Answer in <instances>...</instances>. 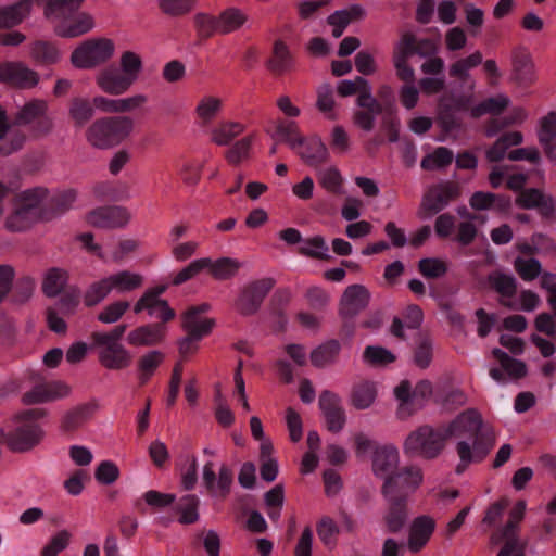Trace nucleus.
Segmentation results:
<instances>
[{
	"mask_svg": "<svg viewBox=\"0 0 556 556\" xmlns=\"http://www.w3.org/2000/svg\"><path fill=\"white\" fill-rule=\"evenodd\" d=\"M86 0H37L42 13L53 27L55 35L62 38H76L90 33L94 17L87 11H80Z\"/></svg>",
	"mask_w": 556,
	"mask_h": 556,
	"instance_id": "nucleus-1",
	"label": "nucleus"
},
{
	"mask_svg": "<svg viewBox=\"0 0 556 556\" xmlns=\"http://www.w3.org/2000/svg\"><path fill=\"white\" fill-rule=\"evenodd\" d=\"M134 129L135 122L130 116H103L97 118L87 127L85 138L92 148L109 150L127 140Z\"/></svg>",
	"mask_w": 556,
	"mask_h": 556,
	"instance_id": "nucleus-2",
	"label": "nucleus"
},
{
	"mask_svg": "<svg viewBox=\"0 0 556 556\" xmlns=\"http://www.w3.org/2000/svg\"><path fill=\"white\" fill-rule=\"evenodd\" d=\"M43 417L40 408L27 409L17 414L12 421V429L5 435L8 446L15 452H26L36 446L43 438L38 420Z\"/></svg>",
	"mask_w": 556,
	"mask_h": 556,
	"instance_id": "nucleus-3",
	"label": "nucleus"
},
{
	"mask_svg": "<svg viewBox=\"0 0 556 556\" xmlns=\"http://www.w3.org/2000/svg\"><path fill=\"white\" fill-rule=\"evenodd\" d=\"M142 285L141 275L121 270L92 282L84 293V303L91 307L101 303L110 293L118 294L131 292Z\"/></svg>",
	"mask_w": 556,
	"mask_h": 556,
	"instance_id": "nucleus-4",
	"label": "nucleus"
},
{
	"mask_svg": "<svg viewBox=\"0 0 556 556\" xmlns=\"http://www.w3.org/2000/svg\"><path fill=\"white\" fill-rule=\"evenodd\" d=\"M445 443L446 434L444 430L425 425L407 435L403 443V451L408 456L433 459L442 453Z\"/></svg>",
	"mask_w": 556,
	"mask_h": 556,
	"instance_id": "nucleus-5",
	"label": "nucleus"
},
{
	"mask_svg": "<svg viewBox=\"0 0 556 556\" xmlns=\"http://www.w3.org/2000/svg\"><path fill=\"white\" fill-rule=\"evenodd\" d=\"M115 52V45L109 38H92L74 49L71 62L76 68L88 70L109 61Z\"/></svg>",
	"mask_w": 556,
	"mask_h": 556,
	"instance_id": "nucleus-6",
	"label": "nucleus"
},
{
	"mask_svg": "<svg viewBox=\"0 0 556 556\" xmlns=\"http://www.w3.org/2000/svg\"><path fill=\"white\" fill-rule=\"evenodd\" d=\"M493 431L456 441L455 451L459 458L455 471L462 475L469 465L482 462L495 445Z\"/></svg>",
	"mask_w": 556,
	"mask_h": 556,
	"instance_id": "nucleus-7",
	"label": "nucleus"
},
{
	"mask_svg": "<svg viewBox=\"0 0 556 556\" xmlns=\"http://www.w3.org/2000/svg\"><path fill=\"white\" fill-rule=\"evenodd\" d=\"M490 431L493 430L484 426L481 414L473 408L458 414L444 429L446 439L454 438L456 441L470 439Z\"/></svg>",
	"mask_w": 556,
	"mask_h": 556,
	"instance_id": "nucleus-8",
	"label": "nucleus"
},
{
	"mask_svg": "<svg viewBox=\"0 0 556 556\" xmlns=\"http://www.w3.org/2000/svg\"><path fill=\"white\" fill-rule=\"evenodd\" d=\"M424 473L417 466L404 467L393 477H388L382 485L384 497L407 496L414 493L422 483Z\"/></svg>",
	"mask_w": 556,
	"mask_h": 556,
	"instance_id": "nucleus-9",
	"label": "nucleus"
},
{
	"mask_svg": "<svg viewBox=\"0 0 556 556\" xmlns=\"http://www.w3.org/2000/svg\"><path fill=\"white\" fill-rule=\"evenodd\" d=\"M459 195V188L452 181H441L431 186L425 193L420 215L422 218L431 217L441 212L448 203Z\"/></svg>",
	"mask_w": 556,
	"mask_h": 556,
	"instance_id": "nucleus-10",
	"label": "nucleus"
},
{
	"mask_svg": "<svg viewBox=\"0 0 556 556\" xmlns=\"http://www.w3.org/2000/svg\"><path fill=\"white\" fill-rule=\"evenodd\" d=\"M99 349L100 364L110 370H121L131 364V354L121 342H111L108 337L92 338Z\"/></svg>",
	"mask_w": 556,
	"mask_h": 556,
	"instance_id": "nucleus-11",
	"label": "nucleus"
},
{
	"mask_svg": "<svg viewBox=\"0 0 556 556\" xmlns=\"http://www.w3.org/2000/svg\"><path fill=\"white\" fill-rule=\"evenodd\" d=\"M515 203L523 210H538L545 219H553L556 216V201L541 189L528 188L516 197Z\"/></svg>",
	"mask_w": 556,
	"mask_h": 556,
	"instance_id": "nucleus-12",
	"label": "nucleus"
},
{
	"mask_svg": "<svg viewBox=\"0 0 556 556\" xmlns=\"http://www.w3.org/2000/svg\"><path fill=\"white\" fill-rule=\"evenodd\" d=\"M271 288V279H262L250 283L242 290L236 302L237 311L242 315L254 314Z\"/></svg>",
	"mask_w": 556,
	"mask_h": 556,
	"instance_id": "nucleus-13",
	"label": "nucleus"
},
{
	"mask_svg": "<svg viewBox=\"0 0 556 556\" xmlns=\"http://www.w3.org/2000/svg\"><path fill=\"white\" fill-rule=\"evenodd\" d=\"M39 81V75L21 62L0 63V83L18 88H33Z\"/></svg>",
	"mask_w": 556,
	"mask_h": 556,
	"instance_id": "nucleus-14",
	"label": "nucleus"
},
{
	"mask_svg": "<svg viewBox=\"0 0 556 556\" xmlns=\"http://www.w3.org/2000/svg\"><path fill=\"white\" fill-rule=\"evenodd\" d=\"M511 79L519 87H529L536 81V71L530 52L516 49L511 55Z\"/></svg>",
	"mask_w": 556,
	"mask_h": 556,
	"instance_id": "nucleus-15",
	"label": "nucleus"
},
{
	"mask_svg": "<svg viewBox=\"0 0 556 556\" xmlns=\"http://www.w3.org/2000/svg\"><path fill=\"white\" fill-rule=\"evenodd\" d=\"M203 484L208 493L216 497H225L230 492L232 484V472L226 466H220L216 478L213 462H207L202 470Z\"/></svg>",
	"mask_w": 556,
	"mask_h": 556,
	"instance_id": "nucleus-16",
	"label": "nucleus"
},
{
	"mask_svg": "<svg viewBox=\"0 0 556 556\" xmlns=\"http://www.w3.org/2000/svg\"><path fill=\"white\" fill-rule=\"evenodd\" d=\"M162 292L163 289H160L159 292H146L135 304L134 312L139 314L147 311L150 317L159 318L164 323L173 319L175 317V312L169 307L165 300L160 299V294Z\"/></svg>",
	"mask_w": 556,
	"mask_h": 556,
	"instance_id": "nucleus-17",
	"label": "nucleus"
},
{
	"mask_svg": "<svg viewBox=\"0 0 556 556\" xmlns=\"http://www.w3.org/2000/svg\"><path fill=\"white\" fill-rule=\"evenodd\" d=\"M94 80L104 93L111 96L124 94L132 86L130 80L115 66H108L98 72Z\"/></svg>",
	"mask_w": 556,
	"mask_h": 556,
	"instance_id": "nucleus-18",
	"label": "nucleus"
},
{
	"mask_svg": "<svg viewBox=\"0 0 556 556\" xmlns=\"http://www.w3.org/2000/svg\"><path fill=\"white\" fill-rule=\"evenodd\" d=\"M129 220L127 210L119 206L99 207L87 215L89 225L98 228H118Z\"/></svg>",
	"mask_w": 556,
	"mask_h": 556,
	"instance_id": "nucleus-19",
	"label": "nucleus"
},
{
	"mask_svg": "<svg viewBox=\"0 0 556 556\" xmlns=\"http://www.w3.org/2000/svg\"><path fill=\"white\" fill-rule=\"evenodd\" d=\"M210 308L211 307L207 303H202L189 308L185 313L182 320V328L185 331L195 338H203L207 336L214 327V320L210 318H202L201 314L206 313Z\"/></svg>",
	"mask_w": 556,
	"mask_h": 556,
	"instance_id": "nucleus-20",
	"label": "nucleus"
},
{
	"mask_svg": "<svg viewBox=\"0 0 556 556\" xmlns=\"http://www.w3.org/2000/svg\"><path fill=\"white\" fill-rule=\"evenodd\" d=\"M70 393V387L61 381H52L35 386L23 395L25 404H38L65 397Z\"/></svg>",
	"mask_w": 556,
	"mask_h": 556,
	"instance_id": "nucleus-21",
	"label": "nucleus"
},
{
	"mask_svg": "<svg viewBox=\"0 0 556 556\" xmlns=\"http://www.w3.org/2000/svg\"><path fill=\"white\" fill-rule=\"evenodd\" d=\"M369 292L362 285H352L345 289L340 301V314L353 317L365 308L369 302Z\"/></svg>",
	"mask_w": 556,
	"mask_h": 556,
	"instance_id": "nucleus-22",
	"label": "nucleus"
},
{
	"mask_svg": "<svg viewBox=\"0 0 556 556\" xmlns=\"http://www.w3.org/2000/svg\"><path fill=\"white\" fill-rule=\"evenodd\" d=\"M400 460L399 451L394 445H384L375 448L372 455V470L377 477L387 479L393 477Z\"/></svg>",
	"mask_w": 556,
	"mask_h": 556,
	"instance_id": "nucleus-23",
	"label": "nucleus"
},
{
	"mask_svg": "<svg viewBox=\"0 0 556 556\" xmlns=\"http://www.w3.org/2000/svg\"><path fill=\"white\" fill-rule=\"evenodd\" d=\"M435 529V521L429 516H419L409 527L407 546L412 553H418L429 542Z\"/></svg>",
	"mask_w": 556,
	"mask_h": 556,
	"instance_id": "nucleus-24",
	"label": "nucleus"
},
{
	"mask_svg": "<svg viewBox=\"0 0 556 556\" xmlns=\"http://www.w3.org/2000/svg\"><path fill=\"white\" fill-rule=\"evenodd\" d=\"M300 148L293 150L307 165L316 167L325 163L329 152L323 140L317 136L304 137Z\"/></svg>",
	"mask_w": 556,
	"mask_h": 556,
	"instance_id": "nucleus-25",
	"label": "nucleus"
},
{
	"mask_svg": "<svg viewBox=\"0 0 556 556\" xmlns=\"http://www.w3.org/2000/svg\"><path fill=\"white\" fill-rule=\"evenodd\" d=\"M271 138L277 142H285L291 150L300 148L303 136L299 125L293 119L276 118L271 121Z\"/></svg>",
	"mask_w": 556,
	"mask_h": 556,
	"instance_id": "nucleus-26",
	"label": "nucleus"
},
{
	"mask_svg": "<svg viewBox=\"0 0 556 556\" xmlns=\"http://www.w3.org/2000/svg\"><path fill=\"white\" fill-rule=\"evenodd\" d=\"M389 502V508L383 516L387 531L400 532L407 520V507L405 496L384 497Z\"/></svg>",
	"mask_w": 556,
	"mask_h": 556,
	"instance_id": "nucleus-27",
	"label": "nucleus"
},
{
	"mask_svg": "<svg viewBox=\"0 0 556 556\" xmlns=\"http://www.w3.org/2000/svg\"><path fill=\"white\" fill-rule=\"evenodd\" d=\"M222 98L213 94L202 96L194 108V118L201 126L211 125L223 110Z\"/></svg>",
	"mask_w": 556,
	"mask_h": 556,
	"instance_id": "nucleus-28",
	"label": "nucleus"
},
{
	"mask_svg": "<svg viewBox=\"0 0 556 556\" xmlns=\"http://www.w3.org/2000/svg\"><path fill=\"white\" fill-rule=\"evenodd\" d=\"M37 0H21L12 5L0 7V28H11L21 24L31 12Z\"/></svg>",
	"mask_w": 556,
	"mask_h": 556,
	"instance_id": "nucleus-29",
	"label": "nucleus"
},
{
	"mask_svg": "<svg viewBox=\"0 0 556 556\" xmlns=\"http://www.w3.org/2000/svg\"><path fill=\"white\" fill-rule=\"evenodd\" d=\"M166 334V327L163 325H144L130 331L127 342L134 346L154 345L163 341Z\"/></svg>",
	"mask_w": 556,
	"mask_h": 556,
	"instance_id": "nucleus-30",
	"label": "nucleus"
},
{
	"mask_svg": "<svg viewBox=\"0 0 556 556\" xmlns=\"http://www.w3.org/2000/svg\"><path fill=\"white\" fill-rule=\"evenodd\" d=\"M377 397V388L370 381L356 383L351 392V404L359 410L369 408Z\"/></svg>",
	"mask_w": 556,
	"mask_h": 556,
	"instance_id": "nucleus-31",
	"label": "nucleus"
},
{
	"mask_svg": "<svg viewBox=\"0 0 556 556\" xmlns=\"http://www.w3.org/2000/svg\"><path fill=\"white\" fill-rule=\"evenodd\" d=\"M244 130L245 126L242 123L227 121L211 130V140L217 146H227Z\"/></svg>",
	"mask_w": 556,
	"mask_h": 556,
	"instance_id": "nucleus-32",
	"label": "nucleus"
},
{
	"mask_svg": "<svg viewBox=\"0 0 556 556\" xmlns=\"http://www.w3.org/2000/svg\"><path fill=\"white\" fill-rule=\"evenodd\" d=\"M341 350V345L337 340H329L311 353V361L315 367H325L336 361Z\"/></svg>",
	"mask_w": 556,
	"mask_h": 556,
	"instance_id": "nucleus-33",
	"label": "nucleus"
},
{
	"mask_svg": "<svg viewBox=\"0 0 556 556\" xmlns=\"http://www.w3.org/2000/svg\"><path fill=\"white\" fill-rule=\"evenodd\" d=\"M134 85L140 77L143 70L142 58L134 51H124L119 58V68Z\"/></svg>",
	"mask_w": 556,
	"mask_h": 556,
	"instance_id": "nucleus-34",
	"label": "nucleus"
},
{
	"mask_svg": "<svg viewBox=\"0 0 556 556\" xmlns=\"http://www.w3.org/2000/svg\"><path fill=\"white\" fill-rule=\"evenodd\" d=\"M394 395L399 402L397 415L400 418H407L416 410L415 396L408 381H402L394 389Z\"/></svg>",
	"mask_w": 556,
	"mask_h": 556,
	"instance_id": "nucleus-35",
	"label": "nucleus"
},
{
	"mask_svg": "<svg viewBox=\"0 0 556 556\" xmlns=\"http://www.w3.org/2000/svg\"><path fill=\"white\" fill-rule=\"evenodd\" d=\"M470 205L475 210H488L491 207H498L500 210H507L510 206V199L507 197H500L491 192L477 191L470 198Z\"/></svg>",
	"mask_w": 556,
	"mask_h": 556,
	"instance_id": "nucleus-36",
	"label": "nucleus"
},
{
	"mask_svg": "<svg viewBox=\"0 0 556 556\" xmlns=\"http://www.w3.org/2000/svg\"><path fill=\"white\" fill-rule=\"evenodd\" d=\"M492 354L510 379H520L527 375V366L522 361L510 357L497 348L492 350Z\"/></svg>",
	"mask_w": 556,
	"mask_h": 556,
	"instance_id": "nucleus-37",
	"label": "nucleus"
},
{
	"mask_svg": "<svg viewBox=\"0 0 556 556\" xmlns=\"http://www.w3.org/2000/svg\"><path fill=\"white\" fill-rule=\"evenodd\" d=\"M34 215L26 208L14 205V210L5 217L4 227L10 232H23L30 228Z\"/></svg>",
	"mask_w": 556,
	"mask_h": 556,
	"instance_id": "nucleus-38",
	"label": "nucleus"
},
{
	"mask_svg": "<svg viewBox=\"0 0 556 556\" xmlns=\"http://www.w3.org/2000/svg\"><path fill=\"white\" fill-rule=\"evenodd\" d=\"M318 184L327 192L333 194L342 193L344 179L336 166H328L317 172Z\"/></svg>",
	"mask_w": 556,
	"mask_h": 556,
	"instance_id": "nucleus-39",
	"label": "nucleus"
},
{
	"mask_svg": "<svg viewBox=\"0 0 556 556\" xmlns=\"http://www.w3.org/2000/svg\"><path fill=\"white\" fill-rule=\"evenodd\" d=\"M48 190L41 187L30 188L21 191L14 198V205L26 208L29 213L35 215V210L47 198Z\"/></svg>",
	"mask_w": 556,
	"mask_h": 556,
	"instance_id": "nucleus-40",
	"label": "nucleus"
},
{
	"mask_svg": "<svg viewBox=\"0 0 556 556\" xmlns=\"http://www.w3.org/2000/svg\"><path fill=\"white\" fill-rule=\"evenodd\" d=\"M219 34H229L239 29L247 21L248 15L238 8H228L219 15Z\"/></svg>",
	"mask_w": 556,
	"mask_h": 556,
	"instance_id": "nucleus-41",
	"label": "nucleus"
},
{
	"mask_svg": "<svg viewBox=\"0 0 556 556\" xmlns=\"http://www.w3.org/2000/svg\"><path fill=\"white\" fill-rule=\"evenodd\" d=\"M491 287L501 295V302L511 300L516 294V279L511 275L503 273H493L489 276Z\"/></svg>",
	"mask_w": 556,
	"mask_h": 556,
	"instance_id": "nucleus-42",
	"label": "nucleus"
},
{
	"mask_svg": "<svg viewBox=\"0 0 556 556\" xmlns=\"http://www.w3.org/2000/svg\"><path fill=\"white\" fill-rule=\"evenodd\" d=\"M269 68L278 74L292 68L293 59L285 42L278 40L274 45L273 56L269 60Z\"/></svg>",
	"mask_w": 556,
	"mask_h": 556,
	"instance_id": "nucleus-43",
	"label": "nucleus"
},
{
	"mask_svg": "<svg viewBox=\"0 0 556 556\" xmlns=\"http://www.w3.org/2000/svg\"><path fill=\"white\" fill-rule=\"evenodd\" d=\"M482 53L480 51H476L470 55L459 59L455 63H453L450 67V76L458 78L463 81L470 80L469 71L482 63Z\"/></svg>",
	"mask_w": 556,
	"mask_h": 556,
	"instance_id": "nucleus-44",
	"label": "nucleus"
},
{
	"mask_svg": "<svg viewBox=\"0 0 556 556\" xmlns=\"http://www.w3.org/2000/svg\"><path fill=\"white\" fill-rule=\"evenodd\" d=\"M67 273L60 268L49 269L43 278L42 291L49 298H54L63 290L67 282Z\"/></svg>",
	"mask_w": 556,
	"mask_h": 556,
	"instance_id": "nucleus-45",
	"label": "nucleus"
},
{
	"mask_svg": "<svg viewBox=\"0 0 556 556\" xmlns=\"http://www.w3.org/2000/svg\"><path fill=\"white\" fill-rule=\"evenodd\" d=\"M453 159L454 154L450 149L439 147L421 160L420 166L426 170L442 169L448 166L453 162Z\"/></svg>",
	"mask_w": 556,
	"mask_h": 556,
	"instance_id": "nucleus-46",
	"label": "nucleus"
},
{
	"mask_svg": "<svg viewBox=\"0 0 556 556\" xmlns=\"http://www.w3.org/2000/svg\"><path fill=\"white\" fill-rule=\"evenodd\" d=\"M180 481L185 490H192L198 480V460L193 455H185L179 464Z\"/></svg>",
	"mask_w": 556,
	"mask_h": 556,
	"instance_id": "nucleus-47",
	"label": "nucleus"
},
{
	"mask_svg": "<svg viewBox=\"0 0 556 556\" xmlns=\"http://www.w3.org/2000/svg\"><path fill=\"white\" fill-rule=\"evenodd\" d=\"M239 268L240 263L230 257H222L216 261L211 258V264L206 267L217 280H226L233 277Z\"/></svg>",
	"mask_w": 556,
	"mask_h": 556,
	"instance_id": "nucleus-48",
	"label": "nucleus"
},
{
	"mask_svg": "<svg viewBox=\"0 0 556 556\" xmlns=\"http://www.w3.org/2000/svg\"><path fill=\"white\" fill-rule=\"evenodd\" d=\"M514 268L523 281H533L542 275V265L533 257H516Z\"/></svg>",
	"mask_w": 556,
	"mask_h": 556,
	"instance_id": "nucleus-49",
	"label": "nucleus"
},
{
	"mask_svg": "<svg viewBox=\"0 0 556 556\" xmlns=\"http://www.w3.org/2000/svg\"><path fill=\"white\" fill-rule=\"evenodd\" d=\"M92 102L85 98H74L70 105V115L76 126H83L90 121L94 114Z\"/></svg>",
	"mask_w": 556,
	"mask_h": 556,
	"instance_id": "nucleus-50",
	"label": "nucleus"
},
{
	"mask_svg": "<svg viewBox=\"0 0 556 556\" xmlns=\"http://www.w3.org/2000/svg\"><path fill=\"white\" fill-rule=\"evenodd\" d=\"M300 253L304 256L317 260L330 258L329 248L321 236H314L304 240L300 248Z\"/></svg>",
	"mask_w": 556,
	"mask_h": 556,
	"instance_id": "nucleus-51",
	"label": "nucleus"
},
{
	"mask_svg": "<svg viewBox=\"0 0 556 556\" xmlns=\"http://www.w3.org/2000/svg\"><path fill=\"white\" fill-rule=\"evenodd\" d=\"M415 54L424 56V52L417 48L415 35L412 33L403 34L394 47L393 59L408 61Z\"/></svg>",
	"mask_w": 556,
	"mask_h": 556,
	"instance_id": "nucleus-52",
	"label": "nucleus"
},
{
	"mask_svg": "<svg viewBox=\"0 0 556 556\" xmlns=\"http://www.w3.org/2000/svg\"><path fill=\"white\" fill-rule=\"evenodd\" d=\"M509 104V98L505 94L489 98L471 109L472 117H480L486 113L497 114Z\"/></svg>",
	"mask_w": 556,
	"mask_h": 556,
	"instance_id": "nucleus-53",
	"label": "nucleus"
},
{
	"mask_svg": "<svg viewBox=\"0 0 556 556\" xmlns=\"http://www.w3.org/2000/svg\"><path fill=\"white\" fill-rule=\"evenodd\" d=\"M30 54L36 61L47 64L56 63L61 58L59 49L53 43L47 41L35 42L31 46Z\"/></svg>",
	"mask_w": 556,
	"mask_h": 556,
	"instance_id": "nucleus-54",
	"label": "nucleus"
},
{
	"mask_svg": "<svg viewBox=\"0 0 556 556\" xmlns=\"http://www.w3.org/2000/svg\"><path fill=\"white\" fill-rule=\"evenodd\" d=\"M211 264L210 257L197 258L190 262L186 267L180 269L173 278V285L179 286L194 277H197L201 271L206 269V267Z\"/></svg>",
	"mask_w": 556,
	"mask_h": 556,
	"instance_id": "nucleus-55",
	"label": "nucleus"
},
{
	"mask_svg": "<svg viewBox=\"0 0 556 556\" xmlns=\"http://www.w3.org/2000/svg\"><path fill=\"white\" fill-rule=\"evenodd\" d=\"M48 109V104L43 100H31L25 103L16 115V121L21 124H29L36 118L42 116Z\"/></svg>",
	"mask_w": 556,
	"mask_h": 556,
	"instance_id": "nucleus-56",
	"label": "nucleus"
},
{
	"mask_svg": "<svg viewBox=\"0 0 556 556\" xmlns=\"http://www.w3.org/2000/svg\"><path fill=\"white\" fill-rule=\"evenodd\" d=\"M317 93V101L316 106L317 109L326 115L329 119H334L336 114L333 112L334 110V98H333V90L332 87L329 84H323L319 86L316 90Z\"/></svg>",
	"mask_w": 556,
	"mask_h": 556,
	"instance_id": "nucleus-57",
	"label": "nucleus"
},
{
	"mask_svg": "<svg viewBox=\"0 0 556 556\" xmlns=\"http://www.w3.org/2000/svg\"><path fill=\"white\" fill-rule=\"evenodd\" d=\"M527 508V504L525 501H519L516 503L515 507L509 513V519L505 527L501 530L498 534L502 538H518V528L519 523L523 519L525 511Z\"/></svg>",
	"mask_w": 556,
	"mask_h": 556,
	"instance_id": "nucleus-58",
	"label": "nucleus"
},
{
	"mask_svg": "<svg viewBox=\"0 0 556 556\" xmlns=\"http://www.w3.org/2000/svg\"><path fill=\"white\" fill-rule=\"evenodd\" d=\"M540 304L539 295L530 290L520 292L517 299L504 300V305L511 309H520L525 312L534 311Z\"/></svg>",
	"mask_w": 556,
	"mask_h": 556,
	"instance_id": "nucleus-59",
	"label": "nucleus"
},
{
	"mask_svg": "<svg viewBox=\"0 0 556 556\" xmlns=\"http://www.w3.org/2000/svg\"><path fill=\"white\" fill-rule=\"evenodd\" d=\"M265 504L269 518L277 521L280 518L281 507L285 501L283 488L276 485L265 494Z\"/></svg>",
	"mask_w": 556,
	"mask_h": 556,
	"instance_id": "nucleus-60",
	"label": "nucleus"
},
{
	"mask_svg": "<svg viewBox=\"0 0 556 556\" xmlns=\"http://www.w3.org/2000/svg\"><path fill=\"white\" fill-rule=\"evenodd\" d=\"M199 498L197 495L189 494L184 496L180 500V504L178 506V510L180 513L179 516V522L180 523H193L198 520L199 514H198V506H199Z\"/></svg>",
	"mask_w": 556,
	"mask_h": 556,
	"instance_id": "nucleus-61",
	"label": "nucleus"
},
{
	"mask_svg": "<svg viewBox=\"0 0 556 556\" xmlns=\"http://www.w3.org/2000/svg\"><path fill=\"white\" fill-rule=\"evenodd\" d=\"M197 0H159L160 10L169 16H182L192 11Z\"/></svg>",
	"mask_w": 556,
	"mask_h": 556,
	"instance_id": "nucleus-62",
	"label": "nucleus"
},
{
	"mask_svg": "<svg viewBox=\"0 0 556 556\" xmlns=\"http://www.w3.org/2000/svg\"><path fill=\"white\" fill-rule=\"evenodd\" d=\"M254 136L250 135L236 141L226 152V159L231 164H239L249 156Z\"/></svg>",
	"mask_w": 556,
	"mask_h": 556,
	"instance_id": "nucleus-63",
	"label": "nucleus"
},
{
	"mask_svg": "<svg viewBox=\"0 0 556 556\" xmlns=\"http://www.w3.org/2000/svg\"><path fill=\"white\" fill-rule=\"evenodd\" d=\"M539 140L547 146L556 138V112H548L540 119Z\"/></svg>",
	"mask_w": 556,
	"mask_h": 556,
	"instance_id": "nucleus-64",
	"label": "nucleus"
}]
</instances>
